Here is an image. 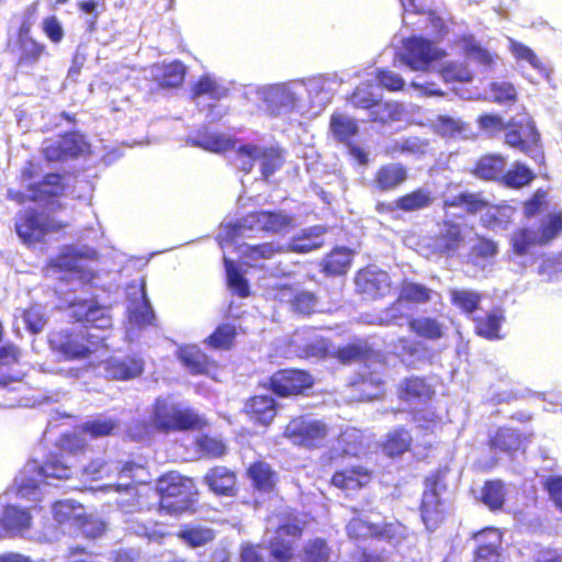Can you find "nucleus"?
Segmentation results:
<instances>
[{
    "mask_svg": "<svg viewBox=\"0 0 562 562\" xmlns=\"http://www.w3.org/2000/svg\"><path fill=\"white\" fill-rule=\"evenodd\" d=\"M154 491L162 515L179 517L198 510L200 492L194 477L168 470L155 480Z\"/></svg>",
    "mask_w": 562,
    "mask_h": 562,
    "instance_id": "f257e3e1",
    "label": "nucleus"
},
{
    "mask_svg": "<svg viewBox=\"0 0 562 562\" xmlns=\"http://www.w3.org/2000/svg\"><path fill=\"white\" fill-rule=\"evenodd\" d=\"M279 525L274 537L269 540V562H293L296 557V542L304 535L307 521L294 508H285L278 514Z\"/></svg>",
    "mask_w": 562,
    "mask_h": 562,
    "instance_id": "f03ea898",
    "label": "nucleus"
},
{
    "mask_svg": "<svg viewBox=\"0 0 562 562\" xmlns=\"http://www.w3.org/2000/svg\"><path fill=\"white\" fill-rule=\"evenodd\" d=\"M103 340L83 328H63L53 330L48 336L50 350L66 361L91 358L103 345Z\"/></svg>",
    "mask_w": 562,
    "mask_h": 562,
    "instance_id": "7ed1b4c3",
    "label": "nucleus"
},
{
    "mask_svg": "<svg viewBox=\"0 0 562 562\" xmlns=\"http://www.w3.org/2000/svg\"><path fill=\"white\" fill-rule=\"evenodd\" d=\"M346 533L357 542H383L393 548H397L409 537L408 528L398 520L374 524L359 515L347 522Z\"/></svg>",
    "mask_w": 562,
    "mask_h": 562,
    "instance_id": "20e7f679",
    "label": "nucleus"
},
{
    "mask_svg": "<svg viewBox=\"0 0 562 562\" xmlns=\"http://www.w3.org/2000/svg\"><path fill=\"white\" fill-rule=\"evenodd\" d=\"M67 226V222L57 220L35 207L19 211L14 218L15 233L21 241L29 247L43 243L48 234L63 232Z\"/></svg>",
    "mask_w": 562,
    "mask_h": 562,
    "instance_id": "39448f33",
    "label": "nucleus"
},
{
    "mask_svg": "<svg viewBox=\"0 0 562 562\" xmlns=\"http://www.w3.org/2000/svg\"><path fill=\"white\" fill-rule=\"evenodd\" d=\"M97 257L94 249L80 250L67 246L47 261L43 271L46 276L60 273L67 279L90 283L95 278V272L88 263Z\"/></svg>",
    "mask_w": 562,
    "mask_h": 562,
    "instance_id": "423d86ee",
    "label": "nucleus"
},
{
    "mask_svg": "<svg viewBox=\"0 0 562 562\" xmlns=\"http://www.w3.org/2000/svg\"><path fill=\"white\" fill-rule=\"evenodd\" d=\"M151 422L157 430L165 434L171 431L201 430L207 424L194 409L181 407L164 398L156 400Z\"/></svg>",
    "mask_w": 562,
    "mask_h": 562,
    "instance_id": "0eeeda50",
    "label": "nucleus"
},
{
    "mask_svg": "<svg viewBox=\"0 0 562 562\" xmlns=\"http://www.w3.org/2000/svg\"><path fill=\"white\" fill-rule=\"evenodd\" d=\"M562 235V210L549 212L536 231L528 227L517 228L510 238L514 254L525 256L532 246H547Z\"/></svg>",
    "mask_w": 562,
    "mask_h": 562,
    "instance_id": "6e6552de",
    "label": "nucleus"
},
{
    "mask_svg": "<svg viewBox=\"0 0 562 562\" xmlns=\"http://www.w3.org/2000/svg\"><path fill=\"white\" fill-rule=\"evenodd\" d=\"M314 376L306 370L285 368L274 371L259 386L280 398L305 396L314 386Z\"/></svg>",
    "mask_w": 562,
    "mask_h": 562,
    "instance_id": "1a4fd4ad",
    "label": "nucleus"
},
{
    "mask_svg": "<svg viewBox=\"0 0 562 562\" xmlns=\"http://www.w3.org/2000/svg\"><path fill=\"white\" fill-rule=\"evenodd\" d=\"M328 432L325 422L299 415L288 422L282 436L295 447L314 450L323 446Z\"/></svg>",
    "mask_w": 562,
    "mask_h": 562,
    "instance_id": "9d476101",
    "label": "nucleus"
},
{
    "mask_svg": "<svg viewBox=\"0 0 562 562\" xmlns=\"http://www.w3.org/2000/svg\"><path fill=\"white\" fill-rule=\"evenodd\" d=\"M42 155L48 162L74 160L90 151V144L78 131H67L56 138H46L42 144Z\"/></svg>",
    "mask_w": 562,
    "mask_h": 562,
    "instance_id": "9b49d317",
    "label": "nucleus"
},
{
    "mask_svg": "<svg viewBox=\"0 0 562 562\" xmlns=\"http://www.w3.org/2000/svg\"><path fill=\"white\" fill-rule=\"evenodd\" d=\"M176 357L191 375L206 376L216 382L221 380L220 374L224 366L198 345H182L178 347Z\"/></svg>",
    "mask_w": 562,
    "mask_h": 562,
    "instance_id": "f8f14e48",
    "label": "nucleus"
},
{
    "mask_svg": "<svg viewBox=\"0 0 562 562\" xmlns=\"http://www.w3.org/2000/svg\"><path fill=\"white\" fill-rule=\"evenodd\" d=\"M465 244L467 236L462 224L453 218H442L437 223V232L431 237L435 254L448 258L456 257Z\"/></svg>",
    "mask_w": 562,
    "mask_h": 562,
    "instance_id": "ddd939ff",
    "label": "nucleus"
},
{
    "mask_svg": "<svg viewBox=\"0 0 562 562\" xmlns=\"http://www.w3.org/2000/svg\"><path fill=\"white\" fill-rule=\"evenodd\" d=\"M272 297L299 315L308 316L317 312L316 294L297 284H276L272 288Z\"/></svg>",
    "mask_w": 562,
    "mask_h": 562,
    "instance_id": "4468645a",
    "label": "nucleus"
},
{
    "mask_svg": "<svg viewBox=\"0 0 562 562\" xmlns=\"http://www.w3.org/2000/svg\"><path fill=\"white\" fill-rule=\"evenodd\" d=\"M409 179V168L403 162L390 161L380 165L368 183L371 192L385 194L397 191Z\"/></svg>",
    "mask_w": 562,
    "mask_h": 562,
    "instance_id": "2eb2a0df",
    "label": "nucleus"
},
{
    "mask_svg": "<svg viewBox=\"0 0 562 562\" xmlns=\"http://www.w3.org/2000/svg\"><path fill=\"white\" fill-rule=\"evenodd\" d=\"M504 143L530 157L540 148V133L531 120L509 121L504 134Z\"/></svg>",
    "mask_w": 562,
    "mask_h": 562,
    "instance_id": "dca6fc26",
    "label": "nucleus"
},
{
    "mask_svg": "<svg viewBox=\"0 0 562 562\" xmlns=\"http://www.w3.org/2000/svg\"><path fill=\"white\" fill-rule=\"evenodd\" d=\"M445 53L434 42L422 36H411L403 42L402 60L414 70H424Z\"/></svg>",
    "mask_w": 562,
    "mask_h": 562,
    "instance_id": "f3484780",
    "label": "nucleus"
},
{
    "mask_svg": "<svg viewBox=\"0 0 562 562\" xmlns=\"http://www.w3.org/2000/svg\"><path fill=\"white\" fill-rule=\"evenodd\" d=\"M69 317L83 325V329L112 327L109 310L92 300L79 299L69 303Z\"/></svg>",
    "mask_w": 562,
    "mask_h": 562,
    "instance_id": "a211bd4d",
    "label": "nucleus"
},
{
    "mask_svg": "<svg viewBox=\"0 0 562 562\" xmlns=\"http://www.w3.org/2000/svg\"><path fill=\"white\" fill-rule=\"evenodd\" d=\"M355 285L358 293L376 300L387 295L392 284L386 271L368 266L356 273Z\"/></svg>",
    "mask_w": 562,
    "mask_h": 562,
    "instance_id": "6ab92c4d",
    "label": "nucleus"
},
{
    "mask_svg": "<svg viewBox=\"0 0 562 562\" xmlns=\"http://www.w3.org/2000/svg\"><path fill=\"white\" fill-rule=\"evenodd\" d=\"M373 477V471L368 467L351 465L335 471L330 477V485L346 494H351L369 487Z\"/></svg>",
    "mask_w": 562,
    "mask_h": 562,
    "instance_id": "aec40b11",
    "label": "nucleus"
},
{
    "mask_svg": "<svg viewBox=\"0 0 562 562\" xmlns=\"http://www.w3.org/2000/svg\"><path fill=\"white\" fill-rule=\"evenodd\" d=\"M279 412V403L269 394H254L246 398L243 413L254 424L269 427Z\"/></svg>",
    "mask_w": 562,
    "mask_h": 562,
    "instance_id": "412c9836",
    "label": "nucleus"
},
{
    "mask_svg": "<svg viewBox=\"0 0 562 562\" xmlns=\"http://www.w3.org/2000/svg\"><path fill=\"white\" fill-rule=\"evenodd\" d=\"M202 482L218 497H235L239 491L237 472L225 465L210 468L203 475Z\"/></svg>",
    "mask_w": 562,
    "mask_h": 562,
    "instance_id": "4be33fe9",
    "label": "nucleus"
},
{
    "mask_svg": "<svg viewBox=\"0 0 562 562\" xmlns=\"http://www.w3.org/2000/svg\"><path fill=\"white\" fill-rule=\"evenodd\" d=\"M145 361L138 355H127L123 358L110 357L103 363L105 376L113 381H128L140 376Z\"/></svg>",
    "mask_w": 562,
    "mask_h": 562,
    "instance_id": "5701e85b",
    "label": "nucleus"
},
{
    "mask_svg": "<svg viewBox=\"0 0 562 562\" xmlns=\"http://www.w3.org/2000/svg\"><path fill=\"white\" fill-rule=\"evenodd\" d=\"M291 225V217L278 211H254L248 213L240 226L248 229H257L278 234Z\"/></svg>",
    "mask_w": 562,
    "mask_h": 562,
    "instance_id": "b1692460",
    "label": "nucleus"
},
{
    "mask_svg": "<svg viewBox=\"0 0 562 562\" xmlns=\"http://www.w3.org/2000/svg\"><path fill=\"white\" fill-rule=\"evenodd\" d=\"M477 541L472 562H499L503 535L495 527H484L473 535Z\"/></svg>",
    "mask_w": 562,
    "mask_h": 562,
    "instance_id": "393cba45",
    "label": "nucleus"
},
{
    "mask_svg": "<svg viewBox=\"0 0 562 562\" xmlns=\"http://www.w3.org/2000/svg\"><path fill=\"white\" fill-rule=\"evenodd\" d=\"M434 395L435 389L425 376H406L396 386L397 398L405 403L426 402Z\"/></svg>",
    "mask_w": 562,
    "mask_h": 562,
    "instance_id": "a878e982",
    "label": "nucleus"
},
{
    "mask_svg": "<svg viewBox=\"0 0 562 562\" xmlns=\"http://www.w3.org/2000/svg\"><path fill=\"white\" fill-rule=\"evenodd\" d=\"M506 162L502 154H484L474 161L469 172L481 181L499 183Z\"/></svg>",
    "mask_w": 562,
    "mask_h": 562,
    "instance_id": "bb28decb",
    "label": "nucleus"
},
{
    "mask_svg": "<svg viewBox=\"0 0 562 562\" xmlns=\"http://www.w3.org/2000/svg\"><path fill=\"white\" fill-rule=\"evenodd\" d=\"M68 183L65 175L59 172H48L43 179L29 187V191L33 192V201L50 202L65 195Z\"/></svg>",
    "mask_w": 562,
    "mask_h": 562,
    "instance_id": "cd10ccee",
    "label": "nucleus"
},
{
    "mask_svg": "<svg viewBox=\"0 0 562 562\" xmlns=\"http://www.w3.org/2000/svg\"><path fill=\"white\" fill-rule=\"evenodd\" d=\"M31 23L23 22L19 27V59L20 66H32L44 55H47L45 44L30 36Z\"/></svg>",
    "mask_w": 562,
    "mask_h": 562,
    "instance_id": "c85d7f7f",
    "label": "nucleus"
},
{
    "mask_svg": "<svg viewBox=\"0 0 562 562\" xmlns=\"http://www.w3.org/2000/svg\"><path fill=\"white\" fill-rule=\"evenodd\" d=\"M246 476L250 480L251 486L260 493L274 492L279 481L277 471L262 459L255 460L248 465Z\"/></svg>",
    "mask_w": 562,
    "mask_h": 562,
    "instance_id": "c756f323",
    "label": "nucleus"
},
{
    "mask_svg": "<svg viewBox=\"0 0 562 562\" xmlns=\"http://www.w3.org/2000/svg\"><path fill=\"white\" fill-rule=\"evenodd\" d=\"M408 330L417 338L426 341H438L446 336V325L434 316H411L407 319Z\"/></svg>",
    "mask_w": 562,
    "mask_h": 562,
    "instance_id": "7c9ffc66",
    "label": "nucleus"
},
{
    "mask_svg": "<svg viewBox=\"0 0 562 562\" xmlns=\"http://www.w3.org/2000/svg\"><path fill=\"white\" fill-rule=\"evenodd\" d=\"M412 445L413 437L409 430L404 426H397L386 432L381 442V450L385 456L396 458L408 452Z\"/></svg>",
    "mask_w": 562,
    "mask_h": 562,
    "instance_id": "2f4dec72",
    "label": "nucleus"
},
{
    "mask_svg": "<svg viewBox=\"0 0 562 562\" xmlns=\"http://www.w3.org/2000/svg\"><path fill=\"white\" fill-rule=\"evenodd\" d=\"M505 321L504 312L501 307H494L485 315L473 318L474 333L487 340H498L503 338L501 327Z\"/></svg>",
    "mask_w": 562,
    "mask_h": 562,
    "instance_id": "473e14b6",
    "label": "nucleus"
},
{
    "mask_svg": "<svg viewBox=\"0 0 562 562\" xmlns=\"http://www.w3.org/2000/svg\"><path fill=\"white\" fill-rule=\"evenodd\" d=\"M355 251L345 246L334 247L321 262L322 271L326 276H341L347 273L353 260Z\"/></svg>",
    "mask_w": 562,
    "mask_h": 562,
    "instance_id": "72a5a7b5",
    "label": "nucleus"
},
{
    "mask_svg": "<svg viewBox=\"0 0 562 562\" xmlns=\"http://www.w3.org/2000/svg\"><path fill=\"white\" fill-rule=\"evenodd\" d=\"M418 509L420 519L428 531L438 529L446 519L447 512L441 497L422 496Z\"/></svg>",
    "mask_w": 562,
    "mask_h": 562,
    "instance_id": "f704fd0d",
    "label": "nucleus"
},
{
    "mask_svg": "<svg viewBox=\"0 0 562 562\" xmlns=\"http://www.w3.org/2000/svg\"><path fill=\"white\" fill-rule=\"evenodd\" d=\"M536 173L524 162L514 161L508 169H504L499 184L510 190H521L529 187Z\"/></svg>",
    "mask_w": 562,
    "mask_h": 562,
    "instance_id": "c9c22d12",
    "label": "nucleus"
},
{
    "mask_svg": "<svg viewBox=\"0 0 562 562\" xmlns=\"http://www.w3.org/2000/svg\"><path fill=\"white\" fill-rule=\"evenodd\" d=\"M434 201L431 191L425 188H416L397 196L400 211L403 213L426 210L432 205Z\"/></svg>",
    "mask_w": 562,
    "mask_h": 562,
    "instance_id": "e433bc0d",
    "label": "nucleus"
},
{
    "mask_svg": "<svg viewBox=\"0 0 562 562\" xmlns=\"http://www.w3.org/2000/svg\"><path fill=\"white\" fill-rule=\"evenodd\" d=\"M202 95L218 101L228 95V89L218 83L215 78L210 75L200 76L190 87V98L195 100Z\"/></svg>",
    "mask_w": 562,
    "mask_h": 562,
    "instance_id": "4c0bfd02",
    "label": "nucleus"
},
{
    "mask_svg": "<svg viewBox=\"0 0 562 562\" xmlns=\"http://www.w3.org/2000/svg\"><path fill=\"white\" fill-rule=\"evenodd\" d=\"M53 518L59 525H81L86 520L83 507L74 501H57L52 507Z\"/></svg>",
    "mask_w": 562,
    "mask_h": 562,
    "instance_id": "58836bf2",
    "label": "nucleus"
},
{
    "mask_svg": "<svg viewBox=\"0 0 562 562\" xmlns=\"http://www.w3.org/2000/svg\"><path fill=\"white\" fill-rule=\"evenodd\" d=\"M488 446L494 451L513 453L522 448V439L517 431L502 427L490 437Z\"/></svg>",
    "mask_w": 562,
    "mask_h": 562,
    "instance_id": "ea45409f",
    "label": "nucleus"
},
{
    "mask_svg": "<svg viewBox=\"0 0 562 562\" xmlns=\"http://www.w3.org/2000/svg\"><path fill=\"white\" fill-rule=\"evenodd\" d=\"M434 291L425 284L404 280L400 284L398 296L404 303L413 305H423L431 301Z\"/></svg>",
    "mask_w": 562,
    "mask_h": 562,
    "instance_id": "a19ab883",
    "label": "nucleus"
},
{
    "mask_svg": "<svg viewBox=\"0 0 562 562\" xmlns=\"http://www.w3.org/2000/svg\"><path fill=\"white\" fill-rule=\"evenodd\" d=\"M481 502L492 512L503 509L506 501V485L502 480H487L481 488Z\"/></svg>",
    "mask_w": 562,
    "mask_h": 562,
    "instance_id": "79ce46f5",
    "label": "nucleus"
},
{
    "mask_svg": "<svg viewBox=\"0 0 562 562\" xmlns=\"http://www.w3.org/2000/svg\"><path fill=\"white\" fill-rule=\"evenodd\" d=\"M187 76V67L180 60H172L160 67L156 81L160 88L172 89L183 85Z\"/></svg>",
    "mask_w": 562,
    "mask_h": 562,
    "instance_id": "37998d69",
    "label": "nucleus"
},
{
    "mask_svg": "<svg viewBox=\"0 0 562 562\" xmlns=\"http://www.w3.org/2000/svg\"><path fill=\"white\" fill-rule=\"evenodd\" d=\"M74 462L69 458L61 457V452L50 454L41 465L40 472L44 477L67 480L72 474Z\"/></svg>",
    "mask_w": 562,
    "mask_h": 562,
    "instance_id": "c03bdc74",
    "label": "nucleus"
},
{
    "mask_svg": "<svg viewBox=\"0 0 562 562\" xmlns=\"http://www.w3.org/2000/svg\"><path fill=\"white\" fill-rule=\"evenodd\" d=\"M177 538L191 548H199L211 542L215 538L213 529L203 526L184 525L176 533Z\"/></svg>",
    "mask_w": 562,
    "mask_h": 562,
    "instance_id": "a18cd8bd",
    "label": "nucleus"
},
{
    "mask_svg": "<svg viewBox=\"0 0 562 562\" xmlns=\"http://www.w3.org/2000/svg\"><path fill=\"white\" fill-rule=\"evenodd\" d=\"M143 472H147V468L145 464L140 463V462H137V461H134V460H128V461H125L124 463H122L120 465V468L117 469V477L121 479V480H130V482L127 483H116L115 484V490L117 492H121V491H133V490H136L137 485L139 483H143L140 480H138V476L140 475V473Z\"/></svg>",
    "mask_w": 562,
    "mask_h": 562,
    "instance_id": "49530a36",
    "label": "nucleus"
},
{
    "mask_svg": "<svg viewBox=\"0 0 562 562\" xmlns=\"http://www.w3.org/2000/svg\"><path fill=\"white\" fill-rule=\"evenodd\" d=\"M237 331L232 324L218 325L205 339L204 344L215 350H229L235 345Z\"/></svg>",
    "mask_w": 562,
    "mask_h": 562,
    "instance_id": "de8ad7c7",
    "label": "nucleus"
},
{
    "mask_svg": "<svg viewBox=\"0 0 562 562\" xmlns=\"http://www.w3.org/2000/svg\"><path fill=\"white\" fill-rule=\"evenodd\" d=\"M451 304L463 314L470 315L479 310L482 294L469 289H451L449 292Z\"/></svg>",
    "mask_w": 562,
    "mask_h": 562,
    "instance_id": "09e8293b",
    "label": "nucleus"
},
{
    "mask_svg": "<svg viewBox=\"0 0 562 562\" xmlns=\"http://www.w3.org/2000/svg\"><path fill=\"white\" fill-rule=\"evenodd\" d=\"M329 127L334 137L341 143H349L359 131L357 121L341 113L331 114Z\"/></svg>",
    "mask_w": 562,
    "mask_h": 562,
    "instance_id": "8fccbe9b",
    "label": "nucleus"
},
{
    "mask_svg": "<svg viewBox=\"0 0 562 562\" xmlns=\"http://www.w3.org/2000/svg\"><path fill=\"white\" fill-rule=\"evenodd\" d=\"M32 516L25 508L9 505L2 516V525L7 530L21 532L31 527Z\"/></svg>",
    "mask_w": 562,
    "mask_h": 562,
    "instance_id": "3c124183",
    "label": "nucleus"
},
{
    "mask_svg": "<svg viewBox=\"0 0 562 562\" xmlns=\"http://www.w3.org/2000/svg\"><path fill=\"white\" fill-rule=\"evenodd\" d=\"M373 355V350L364 342H351L339 347L335 351V358L344 363L366 361Z\"/></svg>",
    "mask_w": 562,
    "mask_h": 562,
    "instance_id": "603ef678",
    "label": "nucleus"
},
{
    "mask_svg": "<svg viewBox=\"0 0 562 562\" xmlns=\"http://www.w3.org/2000/svg\"><path fill=\"white\" fill-rule=\"evenodd\" d=\"M225 271L227 286L233 294L243 299L248 297L251 293L249 282L232 260L225 259Z\"/></svg>",
    "mask_w": 562,
    "mask_h": 562,
    "instance_id": "864d4df0",
    "label": "nucleus"
},
{
    "mask_svg": "<svg viewBox=\"0 0 562 562\" xmlns=\"http://www.w3.org/2000/svg\"><path fill=\"white\" fill-rule=\"evenodd\" d=\"M330 548L323 538H314L308 540L302 549V562H329Z\"/></svg>",
    "mask_w": 562,
    "mask_h": 562,
    "instance_id": "5fc2aeb1",
    "label": "nucleus"
},
{
    "mask_svg": "<svg viewBox=\"0 0 562 562\" xmlns=\"http://www.w3.org/2000/svg\"><path fill=\"white\" fill-rule=\"evenodd\" d=\"M58 450L61 457L78 458L88 450V443L85 438L75 432H65L58 439Z\"/></svg>",
    "mask_w": 562,
    "mask_h": 562,
    "instance_id": "6e6d98bb",
    "label": "nucleus"
},
{
    "mask_svg": "<svg viewBox=\"0 0 562 562\" xmlns=\"http://www.w3.org/2000/svg\"><path fill=\"white\" fill-rule=\"evenodd\" d=\"M371 83H362L356 87L347 97V102L356 109L371 110L381 105V100L371 91Z\"/></svg>",
    "mask_w": 562,
    "mask_h": 562,
    "instance_id": "4d7b16f0",
    "label": "nucleus"
},
{
    "mask_svg": "<svg viewBox=\"0 0 562 562\" xmlns=\"http://www.w3.org/2000/svg\"><path fill=\"white\" fill-rule=\"evenodd\" d=\"M549 205L550 199L548 191L539 188L521 203L522 215L527 220L533 218L548 210Z\"/></svg>",
    "mask_w": 562,
    "mask_h": 562,
    "instance_id": "13d9d810",
    "label": "nucleus"
},
{
    "mask_svg": "<svg viewBox=\"0 0 562 562\" xmlns=\"http://www.w3.org/2000/svg\"><path fill=\"white\" fill-rule=\"evenodd\" d=\"M195 449L209 459H220L227 453V447L223 440L205 434L195 439Z\"/></svg>",
    "mask_w": 562,
    "mask_h": 562,
    "instance_id": "bf43d9fd",
    "label": "nucleus"
},
{
    "mask_svg": "<svg viewBox=\"0 0 562 562\" xmlns=\"http://www.w3.org/2000/svg\"><path fill=\"white\" fill-rule=\"evenodd\" d=\"M498 254V245L491 238L477 235L475 244L469 250V259L472 262L491 260Z\"/></svg>",
    "mask_w": 562,
    "mask_h": 562,
    "instance_id": "052dcab7",
    "label": "nucleus"
},
{
    "mask_svg": "<svg viewBox=\"0 0 562 562\" xmlns=\"http://www.w3.org/2000/svg\"><path fill=\"white\" fill-rule=\"evenodd\" d=\"M258 159L261 160L260 171L265 180H268L269 177L272 176L277 170H279L284 162L281 151L273 147H259Z\"/></svg>",
    "mask_w": 562,
    "mask_h": 562,
    "instance_id": "680f3d73",
    "label": "nucleus"
},
{
    "mask_svg": "<svg viewBox=\"0 0 562 562\" xmlns=\"http://www.w3.org/2000/svg\"><path fill=\"white\" fill-rule=\"evenodd\" d=\"M286 248L288 247L273 241L262 243L247 246L244 256L251 260L271 259L277 255L285 252Z\"/></svg>",
    "mask_w": 562,
    "mask_h": 562,
    "instance_id": "e2e57ef3",
    "label": "nucleus"
},
{
    "mask_svg": "<svg viewBox=\"0 0 562 562\" xmlns=\"http://www.w3.org/2000/svg\"><path fill=\"white\" fill-rule=\"evenodd\" d=\"M119 424L112 418H95L88 420L81 425L82 432L89 435L91 438H100L111 436L117 428Z\"/></svg>",
    "mask_w": 562,
    "mask_h": 562,
    "instance_id": "0e129e2a",
    "label": "nucleus"
},
{
    "mask_svg": "<svg viewBox=\"0 0 562 562\" xmlns=\"http://www.w3.org/2000/svg\"><path fill=\"white\" fill-rule=\"evenodd\" d=\"M446 469H436L432 472H430L427 476L424 479V491L422 496L426 497H440V493L446 491L447 484H446V475H447Z\"/></svg>",
    "mask_w": 562,
    "mask_h": 562,
    "instance_id": "69168bd1",
    "label": "nucleus"
},
{
    "mask_svg": "<svg viewBox=\"0 0 562 562\" xmlns=\"http://www.w3.org/2000/svg\"><path fill=\"white\" fill-rule=\"evenodd\" d=\"M441 77L446 82H470L473 72L463 63H448L440 70Z\"/></svg>",
    "mask_w": 562,
    "mask_h": 562,
    "instance_id": "338daca9",
    "label": "nucleus"
},
{
    "mask_svg": "<svg viewBox=\"0 0 562 562\" xmlns=\"http://www.w3.org/2000/svg\"><path fill=\"white\" fill-rule=\"evenodd\" d=\"M236 156L239 160V169L246 175L250 173L259 157V146L255 144L240 145L236 149Z\"/></svg>",
    "mask_w": 562,
    "mask_h": 562,
    "instance_id": "774afa93",
    "label": "nucleus"
}]
</instances>
